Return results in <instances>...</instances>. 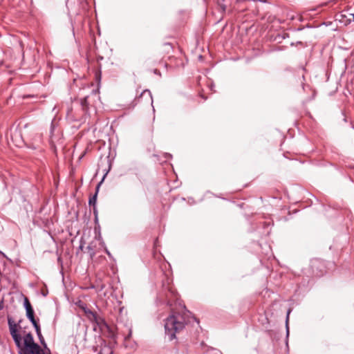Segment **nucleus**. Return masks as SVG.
<instances>
[{
    "label": "nucleus",
    "mask_w": 354,
    "mask_h": 354,
    "mask_svg": "<svg viewBox=\"0 0 354 354\" xmlns=\"http://www.w3.org/2000/svg\"><path fill=\"white\" fill-rule=\"evenodd\" d=\"M8 324L10 335L19 348V354H45L44 351L35 342L32 335L28 333L21 338L17 331V324L8 316Z\"/></svg>",
    "instance_id": "obj_1"
},
{
    "label": "nucleus",
    "mask_w": 354,
    "mask_h": 354,
    "mask_svg": "<svg viewBox=\"0 0 354 354\" xmlns=\"http://www.w3.org/2000/svg\"><path fill=\"white\" fill-rule=\"evenodd\" d=\"M186 324L185 318L180 314H172L165 319V333L170 340L176 337V333L182 330Z\"/></svg>",
    "instance_id": "obj_2"
},
{
    "label": "nucleus",
    "mask_w": 354,
    "mask_h": 354,
    "mask_svg": "<svg viewBox=\"0 0 354 354\" xmlns=\"http://www.w3.org/2000/svg\"><path fill=\"white\" fill-rule=\"evenodd\" d=\"M82 309L91 322L95 323L100 327L106 326L104 318L98 315L96 313L89 310L85 306H82Z\"/></svg>",
    "instance_id": "obj_3"
},
{
    "label": "nucleus",
    "mask_w": 354,
    "mask_h": 354,
    "mask_svg": "<svg viewBox=\"0 0 354 354\" xmlns=\"http://www.w3.org/2000/svg\"><path fill=\"white\" fill-rule=\"evenodd\" d=\"M32 325L34 326V327H35V328L36 330L37 334V335L39 337V339L40 340L41 344H43L44 346L46 348H47L46 344V343L44 342V337H43V336H42V335L41 333V330H40V327H39V324L37 323H35V324H34Z\"/></svg>",
    "instance_id": "obj_4"
},
{
    "label": "nucleus",
    "mask_w": 354,
    "mask_h": 354,
    "mask_svg": "<svg viewBox=\"0 0 354 354\" xmlns=\"http://www.w3.org/2000/svg\"><path fill=\"white\" fill-rule=\"evenodd\" d=\"M27 317L30 319L32 324L37 323L34 317V310L32 308L26 309Z\"/></svg>",
    "instance_id": "obj_5"
},
{
    "label": "nucleus",
    "mask_w": 354,
    "mask_h": 354,
    "mask_svg": "<svg viewBox=\"0 0 354 354\" xmlns=\"http://www.w3.org/2000/svg\"><path fill=\"white\" fill-rule=\"evenodd\" d=\"M97 193L96 192L94 196H93L92 197H91L89 198L88 203L90 205H93V206L95 205L96 201H97Z\"/></svg>",
    "instance_id": "obj_6"
},
{
    "label": "nucleus",
    "mask_w": 354,
    "mask_h": 354,
    "mask_svg": "<svg viewBox=\"0 0 354 354\" xmlns=\"http://www.w3.org/2000/svg\"><path fill=\"white\" fill-rule=\"evenodd\" d=\"M111 353L112 351L108 347L103 348L100 351V354H111Z\"/></svg>",
    "instance_id": "obj_7"
},
{
    "label": "nucleus",
    "mask_w": 354,
    "mask_h": 354,
    "mask_svg": "<svg viewBox=\"0 0 354 354\" xmlns=\"http://www.w3.org/2000/svg\"><path fill=\"white\" fill-rule=\"evenodd\" d=\"M223 1L224 0H217L218 6H220L222 11L225 10V6L223 3Z\"/></svg>",
    "instance_id": "obj_8"
},
{
    "label": "nucleus",
    "mask_w": 354,
    "mask_h": 354,
    "mask_svg": "<svg viewBox=\"0 0 354 354\" xmlns=\"http://www.w3.org/2000/svg\"><path fill=\"white\" fill-rule=\"evenodd\" d=\"M24 307L26 309L32 307V306L27 297H25V299H24Z\"/></svg>",
    "instance_id": "obj_9"
},
{
    "label": "nucleus",
    "mask_w": 354,
    "mask_h": 354,
    "mask_svg": "<svg viewBox=\"0 0 354 354\" xmlns=\"http://www.w3.org/2000/svg\"><path fill=\"white\" fill-rule=\"evenodd\" d=\"M96 75H97V77H100V74L96 73Z\"/></svg>",
    "instance_id": "obj_10"
},
{
    "label": "nucleus",
    "mask_w": 354,
    "mask_h": 354,
    "mask_svg": "<svg viewBox=\"0 0 354 354\" xmlns=\"http://www.w3.org/2000/svg\"><path fill=\"white\" fill-rule=\"evenodd\" d=\"M106 253H107L109 255H110V253H109V252L108 250H106Z\"/></svg>",
    "instance_id": "obj_11"
},
{
    "label": "nucleus",
    "mask_w": 354,
    "mask_h": 354,
    "mask_svg": "<svg viewBox=\"0 0 354 354\" xmlns=\"http://www.w3.org/2000/svg\"><path fill=\"white\" fill-rule=\"evenodd\" d=\"M353 20H354V14L353 15Z\"/></svg>",
    "instance_id": "obj_12"
},
{
    "label": "nucleus",
    "mask_w": 354,
    "mask_h": 354,
    "mask_svg": "<svg viewBox=\"0 0 354 354\" xmlns=\"http://www.w3.org/2000/svg\"><path fill=\"white\" fill-rule=\"evenodd\" d=\"M1 309V306L0 305V310Z\"/></svg>",
    "instance_id": "obj_13"
}]
</instances>
